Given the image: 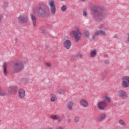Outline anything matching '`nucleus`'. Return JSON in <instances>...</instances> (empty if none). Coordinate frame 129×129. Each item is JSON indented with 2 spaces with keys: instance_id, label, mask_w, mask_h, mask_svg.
<instances>
[{
  "instance_id": "27",
  "label": "nucleus",
  "mask_w": 129,
  "mask_h": 129,
  "mask_svg": "<svg viewBox=\"0 0 129 129\" xmlns=\"http://www.w3.org/2000/svg\"><path fill=\"white\" fill-rule=\"evenodd\" d=\"M100 29H102L103 30H106V28L103 25H101L100 26Z\"/></svg>"
},
{
  "instance_id": "14",
  "label": "nucleus",
  "mask_w": 129,
  "mask_h": 129,
  "mask_svg": "<svg viewBox=\"0 0 129 129\" xmlns=\"http://www.w3.org/2000/svg\"><path fill=\"white\" fill-rule=\"evenodd\" d=\"M18 94L19 98H24L26 95V92L23 89H19L18 90Z\"/></svg>"
},
{
  "instance_id": "34",
  "label": "nucleus",
  "mask_w": 129,
  "mask_h": 129,
  "mask_svg": "<svg viewBox=\"0 0 129 129\" xmlns=\"http://www.w3.org/2000/svg\"><path fill=\"white\" fill-rule=\"evenodd\" d=\"M57 129H63V127L61 126H57Z\"/></svg>"
},
{
  "instance_id": "19",
  "label": "nucleus",
  "mask_w": 129,
  "mask_h": 129,
  "mask_svg": "<svg viewBox=\"0 0 129 129\" xmlns=\"http://www.w3.org/2000/svg\"><path fill=\"white\" fill-rule=\"evenodd\" d=\"M74 105V102L72 101H70L68 103L67 108L69 110H72V107Z\"/></svg>"
},
{
  "instance_id": "2",
  "label": "nucleus",
  "mask_w": 129,
  "mask_h": 129,
  "mask_svg": "<svg viewBox=\"0 0 129 129\" xmlns=\"http://www.w3.org/2000/svg\"><path fill=\"white\" fill-rule=\"evenodd\" d=\"M91 14L96 21H98L99 20H102L104 18H105L106 16V12L104 10L100 9L98 8H96L94 6L93 8L90 7Z\"/></svg>"
},
{
  "instance_id": "1",
  "label": "nucleus",
  "mask_w": 129,
  "mask_h": 129,
  "mask_svg": "<svg viewBox=\"0 0 129 129\" xmlns=\"http://www.w3.org/2000/svg\"><path fill=\"white\" fill-rule=\"evenodd\" d=\"M49 13V7L48 6H43L42 4H38L33 8L32 14H31V19L33 22V27L36 26L37 19L35 16L44 18Z\"/></svg>"
},
{
  "instance_id": "7",
  "label": "nucleus",
  "mask_w": 129,
  "mask_h": 129,
  "mask_svg": "<svg viewBox=\"0 0 129 129\" xmlns=\"http://www.w3.org/2000/svg\"><path fill=\"white\" fill-rule=\"evenodd\" d=\"M117 95L120 97V98H121V99H127V98H128L127 93L123 90H119L117 92Z\"/></svg>"
},
{
  "instance_id": "37",
  "label": "nucleus",
  "mask_w": 129,
  "mask_h": 129,
  "mask_svg": "<svg viewBox=\"0 0 129 129\" xmlns=\"http://www.w3.org/2000/svg\"><path fill=\"white\" fill-rule=\"evenodd\" d=\"M127 41L129 42V33L128 34Z\"/></svg>"
},
{
  "instance_id": "16",
  "label": "nucleus",
  "mask_w": 129,
  "mask_h": 129,
  "mask_svg": "<svg viewBox=\"0 0 129 129\" xmlns=\"http://www.w3.org/2000/svg\"><path fill=\"white\" fill-rule=\"evenodd\" d=\"M8 67V63L7 62H5L3 64V73L5 76H7L8 75V71L7 70V68Z\"/></svg>"
},
{
  "instance_id": "11",
  "label": "nucleus",
  "mask_w": 129,
  "mask_h": 129,
  "mask_svg": "<svg viewBox=\"0 0 129 129\" xmlns=\"http://www.w3.org/2000/svg\"><path fill=\"white\" fill-rule=\"evenodd\" d=\"M17 88L15 86L9 87L7 89L8 94H12V93H17Z\"/></svg>"
},
{
  "instance_id": "17",
  "label": "nucleus",
  "mask_w": 129,
  "mask_h": 129,
  "mask_svg": "<svg viewBox=\"0 0 129 129\" xmlns=\"http://www.w3.org/2000/svg\"><path fill=\"white\" fill-rule=\"evenodd\" d=\"M57 100V96L54 94H50V101L51 102H55Z\"/></svg>"
},
{
  "instance_id": "9",
  "label": "nucleus",
  "mask_w": 129,
  "mask_h": 129,
  "mask_svg": "<svg viewBox=\"0 0 129 129\" xmlns=\"http://www.w3.org/2000/svg\"><path fill=\"white\" fill-rule=\"evenodd\" d=\"M107 106V103L104 101H101L98 103L97 108L100 110H106L105 107Z\"/></svg>"
},
{
  "instance_id": "25",
  "label": "nucleus",
  "mask_w": 129,
  "mask_h": 129,
  "mask_svg": "<svg viewBox=\"0 0 129 129\" xmlns=\"http://www.w3.org/2000/svg\"><path fill=\"white\" fill-rule=\"evenodd\" d=\"M3 6L4 8H8L9 7V3L7 2H4L3 3Z\"/></svg>"
},
{
  "instance_id": "33",
  "label": "nucleus",
  "mask_w": 129,
  "mask_h": 129,
  "mask_svg": "<svg viewBox=\"0 0 129 129\" xmlns=\"http://www.w3.org/2000/svg\"><path fill=\"white\" fill-rule=\"evenodd\" d=\"M45 66H46V67H51V63L47 62L45 63Z\"/></svg>"
},
{
  "instance_id": "10",
  "label": "nucleus",
  "mask_w": 129,
  "mask_h": 129,
  "mask_svg": "<svg viewBox=\"0 0 129 129\" xmlns=\"http://www.w3.org/2000/svg\"><path fill=\"white\" fill-rule=\"evenodd\" d=\"M99 35H103V36H106V33L105 32V31L102 30H99L96 31L92 36L93 40H95L96 36H98Z\"/></svg>"
},
{
  "instance_id": "26",
  "label": "nucleus",
  "mask_w": 129,
  "mask_h": 129,
  "mask_svg": "<svg viewBox=\"0 0 129 129\" xmlns=\"http://www.w3.org/2000/svg\"><path fill=\"white\" fill-rule=\"evenodd\" d=\"M64 92V91L63 90H57L56 91V93H57V94H63V93Z\"/></svg>"
},
{
  "instance_id": "12",
  "label": "nucleus",
  "mask_w": 129,
  "mask_h": 129,
  "mask_svg": "<svg viewBox=\"0 0 129 129\" xmlns=\"http://www.w3.org/2000/svg\"><path fill=\"white\" fill-rule=\"evenodd\" d=\"M80 105L82 107H88V101L87 100L82 98L80 100Z\"/></svg>"
},
{
  "instance_id": "41",
  "label": "nucleus",
  "mask_w": 129,
  "mask_h": 129,
  "mask_svg": "<svg viewBox=\"0 0 129 129\" xmlns=\"http://www.w3.org/2000/svg\"><path fill=\"white\" fill-rule=\"evenodd\" d=\"M44 129H52V128H44Z\"/></svg>"
},
{
  "instance_id": "38",
  "label": "nucleus",
  "mask_w": 129,
  "mask_h": 129,
  "mask_svg": "<svg viewBox=\"0 0 129 129\" xmlns=\"http://www.w3.org/2000/svg\"><path fill=\"white\" fill-rule=\"evenodd\" d=\"M80 2H85V0H80Z\"/></svg>"
},
{
  "instance_id": "5",
  "label": "nucleus",
  "mask_w": 129,
  "mask_h": 129,
  "mask_svg": "<svg viewBox=\"0 0 129 129\" xmlns=\"http://www.w3.org/2000/svg\"><path fill=\"white\" fill-rule=\"evenodd\" d=\"M48 5L50 8V11L51 15H55L56 12L55 0H49L48 1Z\"/></svg>"
},
{
  "instance_id": "6",
  "label": "nucleus",
  "mask_w": 129,
  "mask_h": 129,
  "mask_svg": "<svg viewBox=\"0 0 129 129\" xmlns=\"http://www.w3.org/2000/svg\"><path fill=\"white\" fill-rule=\"evenodd\" d=\"M121 85L123 88H127L129 87V76H125L122 78Z\"/></svg>"
},
{
  "instance_id": "21",
  "label": "nucleus",
  "mask_w": 129,
  "mask_h": 129,
  "mask_svg": "<svg viewBox=\"0 0 129 129\" xmlns=\"http://www.w3.org/2000/svg\"><path fill=\"white\" fill-rule=\"evenodd\" d=\"M97 53V51H96V50L95 49L91 50L90 57H91L92 58H93V57H95V56H96Z\"/></svg>"
},
{
  "instance_id": "23",
  "label": "nucleus",
  "mask_w": 129,
  "mask_h": 129,
  "mask_svg": "<svg viewBox=\"0 0 129 129\" xmlns=\"http://www.w3.org/2000/svg\"><path fill=\"white\" fill-rule=\"evenodd\" d=\"M61 11L63 12H66V11H67V6L66 5H62L61 7Z\"/></svg>"
},
{
  "instance_id": "13",
  "label": "nucleus",
  "mask_w": 129,
  "mask_h": 129,
  "mask_svg": "<svg viewBox=\"0 0 129 129\" xmlns=\"http://www.w3.org/2000/svg\"><path fill=\"white\" fill-rule=\"evenodd\" d=\"M72 42L70 39H67L63 42V47L66 49H70L71 48Z\"/></svg>"
},
{
  "instance_id": "39",
  "label": "nucleus",
  "mask_w": 129,
  "mask_h": 129,
  "mask_svg": "<svg viewBox=\"0 0 129 129\" xmlns=\"http://www.w3.org/2000/svg\"><path fill=\"white\" fill-rule=\"evenodd\" d=\"M68 121H70V120H71V119H68Z\"/></svg>"
},
{
  "instance_id": "35",
  "label": "nucleus",
  "mask_w": 129,
  "mask_h": 129,
  "mask_svg": "<svg viewBox=\"0 0 129 129\" xmlns=\"http://www.w3.org/2000/svg\"><path fill=\"white\" fill-rule=\"evenodd\" d=\"M78 57H79L80 58L82 57V54H78Z\"/></svg>"
},
{
  "instance_id": "20",
  "label": "nucleus",
  "mask_w": 129,
  "mask_h": 129,
  "mask_svg": "<svg viewBox=\"0 0 129 129\" xmlns=\"http://www.w3.org/2000/svg\"><path fill=\"white\" fill-rule=\"evenodd\" d=\"M103 99L104 101H106V102H110V101H111L110 98L107 95H104L103 97Z\"/></svg>"
},
{
  "instance_id": "24",
  "label": "nucleus",
  "mask_w": 129,
  "mask_h": 129,
  "mask_svg": "<svg viewBox=\"0 0 129 129\" xmlns=\"http://www.w3.org/2000/svg\"><path fill=\"white\" fill-rule=\"evenodd\" d=\"M84 34L85 37H89V31L87 30H85L84 32Z\"/></svg>"
},
{
  "instance_id": "30",
  "label": "nucleus",
  "mask_w": 129,
  "mask_h": 129,
  "mask_svg": "<svg viewBox=\"0 0 129 129\" xmlns=\"http://www.w3.org/2000/svg\"><path fill=\"white\" fill-rule=\"evenodd\" d=\"M3 19H4V14H0V22L3 21Z\"/></svg>"
},
{
  "instance_id": "40",
  "label": "nucleus",
  "mask_w": 129,
  "mask_h": 129,
  "mask_svg": "<svg viewBox=\"0 0 129 129\" xmlns=\"http://www.w3.org/2000/svg\"><path fill=\"white\" fill-rule=\"evenodd\" d=\"M59 1H60L61 2H64V1L65 0H59Z\"/></svg>"
},
{
  "instance_id": "32",
  "label": "nucleus",
  "mask_w": 129,
  "mask_h": 129,
  "mask_svg": "<svg viewBox=\"0 0 129 129\" xmlns=\"http://www.w3.org/2000/svg\"><path fill=\"white\" fill-rule=\"evenodd\" d=\"M79 117H76L75 118V122H78V121H79Z\"/></svg>"
},
{
  "instance_id": "31",
  "label": "nucleus",
  "mask_w": 129,
  "mask_h": 129,
  "mask_svg": "<svg viewBox=\"0 0 129 129\" xmlns=\"http://www.w3.org/2000/svg\"><path fill=\"white\" fill-rule=\"evenodd\" d=\"M52 119H57V116L56 115H53L51 116Z\"/></svg>"
},
{
  "instance_id": "29",
  "label": "nucleus",
  "mask_w": 129,
  "mask_h": 129,
  "mask_svg": "<svg viewBox=\"0 0 129 129\" xmlns=\"http://www.w3.org/2000/svg\"><path fill=\"white\" fill-rule=\"evenodd\" d=\"M83 15L84 17H87V12L86 11H84L83 12Z\"/></svg>"
},
{
  "instance_id": "18",
  "label": "nucleus",
  "mask_w": 129,
  "mask_h": 129,
  "mask_svg": "<svg viewBox=\"0 0 129 129\" xmlns=\"http://www.w3.org/2000/svg\"><path fill=\"white\" fill-rule=\"evenodd\" d=\"M118 123L121 125L122 127H126V123L122 119H119L118 120Z\"/></svg>"
},
{
  "instance_id": "8",
  "label": "nucleus",
  "mask_w": 129,
  "mask_h": 129,
  "mask_svg": "<svg viewBox=\"0 0 129 129\" xmlns=\"http://www.w3.org/2000/svg\"><path fill=\"white\" fill-rule=\"evenodd\" d=\"M18 21L20 24L25 25L29 22V17H28V16L25 15H20L18 17Z\"/></svg>"
},
{
  "instance_id": "15",
  "label": "nucleus",
  "mask_w": 129,
  "mask_h": 129,
  "mask_svg": "<svg viewBox=\"0 0 129 129\" xmlns=\"http://www.w3.org/2000/svg\"><path fill=\"white\" fill-rule=\"evenodd\" d=\"M106 116L107 115L105 113H101L97 118L98 121H102V120H104V119L106 118Z\"/></svg>"
},
{
  "instance_id": "3",
  "label": "nucleus",
  "mask_w": 129,
  "mask_h": 129,
  "mask_svg": "<svg viewBox=\"0 0 129 129\" xmlns=\"http://www.w3.org/2000/svg\"><path fill=\"white\" fill-rule=\"evenodd\" d=\"M24 69V63L22 62H17L14 63L12 68V70L15 73H18V72H21L22 70Z\"/></svg>"
},
{
  "instance_id": "22",
  "label": "nucleus",
  "mask_w": 129,
  "mask_h": 129,
  "mask_svg": "<svg viewBox=\"0 0 129 129\" xmlns=\"http://www.w3.org/2000/svg\"><path fill=\"white\" fill-rule=\"evenodd\" d=\"M6 95V92L2 90V86L0 85V96H4Z\"/></svg>"
},
{
  "instance_id": "36",
  "label": "nucleus",
  "mask_w": 129,
  "mask_h": 129,
  "mask_svg": "<svg viewBox=\"0 0 129 129\" xmlns=\"http://www.w3.org/2000/svg\"><path fill=\"white\" fill-rule=\"evenodd\" d=\"M105 64H108V63H109V61H108V60H107L105 62Z\"/></svg>"
},
{
  "instance_id": "4",
  "label": "nucleus",
  "mask_w": 129,
  "mask_h": 129,
  "mask_svg": "<svg viewBox=\"0 0 129 129\" xmlns=\"http://www.w3.org/2000/svg\"><path fill=\"white\" fill-rule=\"evenodd\" d=\"M70 35L74 37L76 42H78V41L80 40L81 36H82L81 32H80V30L79 29V28H77L76 30L72 31L70 32Z\"/></svg>"
},
{
  "instance_id": "28",
  "label": "nucleus",
  "mask_w": 129,
  "mask_h": 129,
  "mask_svg": "<svg viewBox=\"0 0 129 129\" xmlns=\"http://www.w3.org/2000/svg\"><path fill=\"white\" fill-rule=\"evenodd\" d=\"M57 121H61L63 119V117H58L56 118Z\"/></svg>"
}]
</instances>
